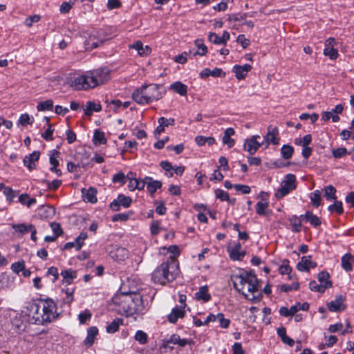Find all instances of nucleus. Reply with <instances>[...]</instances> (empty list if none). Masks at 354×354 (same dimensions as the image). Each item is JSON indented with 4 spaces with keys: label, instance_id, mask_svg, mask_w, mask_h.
<instances>
[{
    "label": "nucleus",
    "instance_id": "obj_1",
    "mask_svg": "<svg viewBox=\"0 0 354 354\" xmlns=\"http://www.w3.org/2000/svg\"><path fill=\"white\" fill-rule=\"evenodd\" d=\"M113 303L118 306V312L129 317L135 314L140 315L145 313L142 297L136 292H121L112 298Z\"/></svg>",
    "mask_w": 354,
    "mask_h": 354
},
{
    "label": "nucleus",
    "instance_id": "obj_2",
    "mask_svg": "<svg viewBox=\"0 0 354 354\" xmlns=\"http://www.w3.org/2000/svg\"><path fill=\"white\" fill-rule=\"evenodd\" d=\"M109 69L108 68H100L76 77L73 85L77 90H86L102 84L109 81Z\"/></svg>",
    "mask_w": 354,
    "mask_h": 354
},
{
    "label": "nucleus",
    "instance_id": "obj_3",
    "mask_svg": "<svg viewBox=\"0 0 354 354\" xmlns=\"http://www.w3.org/2000/svg\"><path fill=\"white\" fill-rule=\"evenodd\" d=\"M166 93L162 84H144L134 90L132 99L140 105L149 104L153 101H158Z\"/></svg>",
    "mask_w": 354,
    "mask_h": 354
},
{
    "label": "nucleus",
    "instance_id": "obj_4",
    "mask_svg": "<svg viewBox=\"0 0 354 354\" xmlns=\"http://www.w3.org/2000/svg\"><path fill=\"white\" fill-rule=\"evenodd\" d=\"M176 265L174 261L162 263L151 274V280L154 283L165 285L176 279Z\"/></svg>",
    "mask_w": 354,
    "mask_h": 354
},
{
    "label": "nucleus",
    "instance_id": "obj_5",
    "mask_svg": "<svg viewBox=\"0 0 354 354\" xmlns=\"http://www.w3.org/2000/svg\"><path fill=\"white\" fill-rule=\"evenodd\" d=\"M38 301L43 303V313L40 316H37L35 318L36 324L44 325L50 323L59 317V313L57 312V304L53 299L49 297L39 298Z\"/></svg>",
    "mask_w": 354,
    "mask_h": 354
},
{
    "label": "nucleus",
    "instance_id": "obj_6",
    "mask_svg": "<svg viewBox=\"0 0 354 354\" xmlns=\"http://www.w3.org/2000/svg\"><path fill=\"white\" fill-rule=\"evenodd\" d=\"M297 188L296 176L292 174H288L281 183V187L279 188L274 195L277 198H282L288 195L291 191Z\"/></svg>",
    "mask_w": 354,
    "mask_h": 354
},
{
    "label": "nucleus",
    "instance_id": "obj_7",
    "mask_svg": "<svg viewBox=\"0 0 354 354\" xmlns=\"http://www.w3.org/2000/svg\"><path fill=\"white\" fill-rule=\"evenodd\" d=\"M239 272H242L244 276L248 278V290L253 294L256 292H258L261 286L259 284L260 281L257 279L254 271L252 270L246 271L244 269H239Z\"/></svg>",
    "mask_w": 354,
    "mask_h": 354
},
{
    "label": "nucleus",
    "instance_id": "obj_8",
    "mask_svg": "<svg viewBox=\"0 0 354 354\" xmlns=\"http://www.w3.org/2000/svg\"><path fill=\"white\" fill-rule=\"evenodd\" d=\"M132 199L130 196H127L122 194H120L117 198L110 203L109 206L113 211L118 212L120 209L121 206L128 208L130 207Z\"/></svg>",
    "mask_w": 354,
    "mask_h": 354
},
{
    "label": "nucleus",
    "instance_id": "obj_9",
    "mask_svg": "<svg viewBox=\"0 0 354 354\" xmlns=\"http://www.w3.org/2000/svg\"><path fill=\"white\" fill-rule=\"evenodd\" d=\"M259 135H254L250 138L246 139L244 142L243 149L247 151L250 155H254L260 147L263 145V142L260 143L257 141L259 138Z\"/></svg>",
    "mask_w": 354,
    "mask_h": 354
},
{
    "label": "nucleus",
    "instance_id": "obj_10",
    "mask_svg": "<svg viewBox=\"0 0 354 354\" xmlns=\"http://www.w3.org/2000/svg\"><path fill=\"white\" fill-rule=\"evenodd\" d=\"M231 281H232L234 289H236L239 292H241V290L244 288L245 284L248 283V278L244 276V274L239 272H234L231 275Z\"/></svg>",
    "mask_w": 354,
    "mask_h": 354
},
{
    "label": "nucleus",
    "instance_id": "obj_11",
    "mask_svg": "<svg viewBox=\"0 0 354 354\" xmlns=\"http://www.w3.org/2000/svg\"><path fill=\"white\" fill-rule=\"evenodd\" d=\"M345 297L339 295L335 297V299L327 304L328 309L330 312H341L346 308V305L344 304Z\"/></svg>",
    "mask_w": 354,
    "mask_h": 354
},
{
    "label": "nucleus",
    "instance_id": "obj_12",
    "mask_svg": "<svg viewBox=\"0 0 354 354\" xmlns=\"http://www.w3.org/2000/svg\"><path fill=\"white\" fill-rule=\"evenodd\" d=\"M312 256H304L297 264V269L301 272H308L310 269L317 267V263L311 261Z\"/></svg>",
    "mask_w": 354,
    "mask_h": 354
},
{
    "label": "nucleus",
    "instance_id": "obj_13",
    "mask_svg": "<svg viewBox=\"0 0 354 354\" xmlns=\"http://www.w3.org/2000/svg\"><path fill=\"white\" fill-rule=\"evenodd\" d=\"M279 134V130L277 127H272L270 125L268 127V133L264 136V140L267 142L266 147H268L270 143L273 144L274 145H279V138L277 136Z\"/></svg>",
    "mask_w": 354,
    "mask_h": 354
},
{
    "label": "nucleus",
    "instance_id": "obj_14",
    "mask_svg": "<svg viewBox=\"0 0 354 354\" xmlns=\"http://www.w3.org/2000/svg\"><path fill=\"white\" fill-rule=\"evenodd\" d=\"M51 154L50 155L49 162L52 167L50 168V171L56 174L57 176H61L62 173L59 169H57V167L59 165V160L57 158L59 157L60 153L57 149H53L50 151Z\"/></svg>",
    "mask_w": 354,
    "mask_h": 354
},
{
    "label": "nucleus",
    "instance_id": "obj_15",
    "mask_svg": "<svg viewBox=\"0 0 354 354\" xmlns=\"http://www.w3.org/2000/svg\"><path fill=\"white\" fill-rule=\"evenodd\" d=\"M251 69L252 66L249 64H245L243 66L236 64L233 66L232 72L238 80H243Z\"/></svg>",
    "mask_w": 354,
    "mask_h": 354
},
{
    "label": "nucleus",
    "instance_id": "obj_16",
    "mask_svg": "<svg viewBox=\"0 0 354 354\" xmlns=\"http://www.w3.org/2000/svg\"><path fill=\"white\" fill-rule=\"evenodd\" d=\"M39 156L40 152L39 151H34L29 156H25L23 160L24 166L30 171L34 169L36 167L35 162L39 160Z\"/></svg>",
    "mask_w": 354,
    "mask_h": 354
},
{
    "label": "nucleus",
    "instance_id": "obj_17",
    "mask_svg": "<svg viewBox=\"0 0 354 354\" xmlns=\"http://www.w3.org/2000/svg\"><path fill=\"white\" fill-rule=\"evenodd\" d=\"M185 311L183 306H176L167 316L168 321L171 324H175L179 318L185 317Z\"/></svg>",
    "mask_w": 354,
    "mask_h": 354
},
{
    "label": "nucleus",
    "instance_id": "obj_18",
    "mask_svg": "<svg viewBox=\"0 0 354 354\" xmlns=\"http://www.w3.org/2000/svg\"><path fill=\"white\" fill-rule=\"evenodd\" d=\"M82 197L84 201L95 203L97 201L96 194L97 189L95 187H91L88 189L82 188Z\"/></svg>",
    "mask_w": 354,
    "mask_h": 354
},
{
    "label": "nucleus",
    "instance_id": "obj_19",
    "mask_svg": "<svg viewBox=\"0 0 354 354\" xmlns=\"http://www.w3.org/2000/svg\"><path fill=\"white\" fill-rule=\"evenodd\" d=\"M352 263H354V255L350 253H346L342 257L341 266L346 272H351L353 270Z\"/></svg>",
    "mask_w": 354,
    "mask_h": 354
},
{
    "label": "nucleus",
    "instance_id": "obj_20",
    "mask_svg": "<svg viewBox=\"0 0 354 354\" xmlns=\"http://www.w3.org/2000/svg\"><path fill=\"white\" fill-rule=\"evenodd\" d=\"M145 180H148L147 185V191L150 193V195L153 196V194L158 189L161 188L162 183L161 181L153 180V178L149 176H146Z\"/></svg>",
    "mask_w": 354,
    "mask_h": 354
},
{
    "label": "nucleus",
    "instance_id": "obj_21",
    "mask_svg": "<svg viewBox=\"0 0 354 354\" xmlns=\"http://www.w3.org/2000/svg\"><path fill=\"white\" fill-rule=\"evenodd\" d=\"M211 297V295L208 292V287L206 285L200 287L198 291L195 293V298L198 301L207 302L210 301Z\"/></svg>",
    "mask_w": 354,
    "mask_h": 354
},
{
    "label": "nucleus",
    "instance_id": "obj_22",
    "mask_svg": "<svg viewBox=\"0 0 354 354\" xmlns=\"http://www.w3.org/2000/svg\"><path fill=\"white\" fill-rule=\"evenodd\" d=\"M98 334V329L96 326H91L87 330V335L86 339H84V344L90 347L91 346L95 339L96 336Z\"/></svg>",
    "mask_w": 354,
    "mask_h": 354
},
{
    "label": "nucleus",
    "instance_id": "obj_23",
    "mask_svg": "<svg viewBox=\"0 0 354 354\" xmlns=\"http://www.w3.org/2000/svg\"><path fill=\"white\" fill-rule=\"evenodd\" d=\"M108 39L109 38H104L97 39L95 40V37L91 35L85 41L86 49L90 50L95 49L101 46L106 40Z\"/></svg>",
    "mask_w": 354,
    "mask_h": 354
},
{
    "label": "nucleus",
    "instance_id": "obj_24",
    "mask_svg": "<svg viewBox=\"0 0 354 354\" xmlns=\"http://www.w3.org/2000/svg\"><path fill=\"white\" fill-rule=\"evenodd\" d=\"M102 110V105L96 104L93 101H88L86 103L85 109H84V114L86 116H91L93 112H99Z\"/></svg>",
    "mask_w": 354,
    "mask_h": 354
},
{
    "label": "nucleus",
    "instance_id": "obj_25",
    "mask_svg": "<svg viewBox=\"0 0 354 354\" xmlns=\"http://www.w3.org/2000/svg\"><path fill=\"white\" fill-rule=\"evenodd\" d=\"M60 274L63 277V283L70 285L73 283L74 279L77 277V271L67 269L62 270Z\"/></svg>",
    "mask_w": 354,
    "mask_h": 354
},
{
    "label": "nucleus",
    "instance_id": "obj_26",
    "mask_svg": "<svg viewBox=\"0 0 354 354\" xmlns=\"http://www.w3.org/2000/svg\"><path fill=\"white\" fill-rule=\"evenodd\" d=\"M169 89L178 93L181 96H185L187 94V86L180 81L175 82L170 85Z\"/></svg>",
    "mask_w": 354,
    "mask_h": 354
},
{
    "label": "nucleus",
    "instance_id": "obj_27",
    "mask_svg": "<svg viewBox=\"0 0 354 354\" xmlns=\"http://www.w3.org/2000/svg\"><path fill=\"white\" fill-rule=\"evenodd\" d=\"M130 48L136 50L140 56H145L151 53V48L149 46L143 47V44L140 41H136Z\"/></svg>",
    "mask_w": 354,
    "mask_h": 354
},
{
    "label": "nucleus",
    "instance_id": "obj_28",
    "mask_svg": "<svg viewBox=\"0 0 354 354\" xmlns=\"http://www.w3.org/2000/svg\"><path fill=\"white\" fill-rule=\"evenodd\" d=\"M332 282H327L326 284H318L315 281H311L309 283V288L311 291L320 293H324L327 288L332 287Z\"/></svg>",
    "mask_w": 354,
    "mask_h": 354
},
{
    "label": "nucleus",
    "instance_id": "obj_29",
    "mask_svg": "<svg viewBox=\"0 0 354 354\" xmlns=\"http://www.w3.org/2000/svg\"><path fill=\"white\" fill-rule=\"evenodd\" d=\"M234 133H235L234 129L231 127L226 129L224 131V135L223 137V142L225 145H227L229 148L232 147L235 144L234 140L230 138Z\"/></svg>",
    "mask_w": 354,
    "mask_h": 354
},
{
    "label": "nucleus",
    "instance_id": "obj_30",
    "mask_svg": "<svg viewBox=\"0 0 354 354\" xmlns=\"http://www.w3.org/2000/svg\"><path fill=\"white\" fill-rule=\"evenodd\" d=\"M39 214L42 219L52 218L55 214V208L50 205L42 207Z\"/></svg>",
    "mask_w": 354,
    "mask_h": 354
},
{
    "label": "nucleus",
    "instance_id": "obj_31",
    "mask_svg": "<svg viewBox=\"0 0 354 354\" xmlns=\"http://www.w3.org/2000/svg\"><path fill=\"white\" fill-rule=\"evenodd\" d=\"M123 325V319L122 318H115L106 327V331L108 333H114L119 330L120 326Z\"/></svg>",
    "mask_w": 354,
    "mask_h": 354
},
{
    "label": "nucleus",
    "instance_id": "obj_32",
    "mask_svg": "<svg viewBox=\"0 0 354 354\" xmlns=\"http://www.w3.org/2000/svg\"><path fill=\"white\" fill-rule=\"evenodd\" d=\"M12 326L16 330L17 333H21L25 330L26 324L21 318V316H15L12 320Z\"/></svg>",
    "mask_w": 354,
    "mask_h": 354
},
{
    "label": "nucleus",
    "instance_id": "obj_33",
    "mask_svg": "<svg viewBox=\"0 0 354 354\" xmlns=\"http://www.w3.org/2000/svg\"><path fill=\"white\" fill-rule=\"evenodd\" d=\"M305 220L310 223L312 226L314 227H317L319 226L322 223L319 218L313 214V213L310 211H307L305 214Z\"/></svg>",
    "mask_w": 354,
    "mask_h": 354
},
{
    "label": "nucleus",
    "instance_id": "obj_34",
    "mask_svg": "<svg viewBox=\"0 0 354 354\" xmlns=\"http://www.w3.org/2000/svg\"><path fill=\"white\" fill-rule=\"evenodd\" d=\"M93 142L94 145H104L106 143L104 133L99 129H95L93 133Z\"/></svg>",
    "mask_w": 354,
    "mask_h": 354
},
{
    "label": "nucleus",
    "instance_id": "obj_35",
    "mask_svg": "<svg viewBox=\"0 0 354 354\" xmlns=\"http://www.w3.org/2000/svg\"><path fill=\"white\" fill-rule=\"evenodd\" d=\"M241 245L240 243H236L233 247H228L227 250L229 252L230 257L233 261L239 259V253L241 251Z\"/></svg>",
    "mask_w": 354,
    "mask_h": 354
},
{
    "label": "nucleus",
    "instance_id": "obj_36",
    "mask_svg": "<svg viewBox=\"0 0 354 354\" xmlns=\"http://www.w3.org/2000/svg\"><path fill=\"white\" fill-rule=\"evenodd\" d=\"M19 202L28 207H30L36 203L37 201L35 198H30L28 194H22L19 196Z\"/></svg>",
    "mask_w": 354,
    "mask_h": 354
},
{
    "label": "nucleus",
    "instance_id": "obj_37",
    "mask_svg": "<svg viewBox=\"0 0 354 354\" xmlns=\"http://www.w3.org/2000/svg\"><path fill=\"white\" fill-rule=\"evenodd\" d=\"M53 101L51 99L46 100L43 102H39L37 105L38 111H53Z\"/></svg>",
    "mask_w": 354,
    "mask_h": 354
},
{
    "label": "nucleus",
    "instance_id": "obj_38",
    "mask_svg": "<svg viewBox=\"0 0 354 354\" xmlns=\"http://www.w3.org/2000/svg\"><path fill=\"white\" fill-rule=\"evenodd\" d=\"M26 310L28 311V315H32L33 318L35 319L37 316L39 315L40 305L36 302H30L26 306Z\"/></svg>",
    "mask_w": 354,
    "mask_h": 354
},
{
    "label": "nucleus",
    "instance_id": "obj_39",
    "mask_svg": "<svg viewBox=\"0 0 354 354\" xmlns=\"http://www.w3.org/2000/svg\"><path fill=\"white\" fill-rule=\"evenodd\" d=\"M12 227L16 232H19L21 234H25L29 232L30 230L33 229V225L29 224L26 225L24 223L14 224L12 225Z\"/></svg>",
    "mask_w": 354,
    "mask_h": 354
},
{
    "label": "nucleus",
    "instance_id": "obj_40",
    "mask_svg": "<svg viewBox=\"0 0 354 354\" xmlns=\"http://www.w3.org/2000/svg\"><path fill=\"white\" fill-rule=\"evenodd\" d=\"M292 225V231L296 233L300 232L302 230V224L300 219L296 215L289 218Z\"/></svg>",
    "mask_w": 354,
    "mask_h": 354
},
{
    "label": "nucleus",
    "instance_id": "obj_41",
    "mask_svg": "<svg viewBox=\"0 0 354 354\" xmlns=\"http://www.w3.org/2000/svg\"><path fill=\"white\" fill-rule=\"evenodd\" d=\"M334 202L333 204L330 205L328 207V210L330 213L336 212L338 215H341L344 213L342 202L340 201H337V199Z\"/></svg>",
    "mask_w": 354,
    "mask_h": 354
},
{
    "label": "nucleus",
    "instance_id": "obj_42",
    "mask_svg": "<svg viewBox=\"0 0 354 354\" xmlns=\"http://www.w3.org/2000/svg\"><path fill=\"white\" fill-rule=\"evenodd\" d=\"M195 45L198 48V50L194 53V55H205L207 53V47L204 44V41L202 39H197L195 41Z\"/></svg>",
    "mask_w": 354,
    "mask_h": 354
},
{
    "label": "nucleus",
    "instance_id": "obj_43",
    "mask_svg": "<svg viewBox=\"0 0 354 354\" xmlns=\"http://www.w3.org/2000/svg\"><path fill=\"white\" fill-rule=\"evenodd\" d=\"M294 153V148L290 145H283L281 148V155L283 159L291 158Z\"/></svg>",
    "mask_w": 354,
    "mask_h": 354
},
{
    "label": "nucleus",
    "instance_id": "obj_44",
    "mask_svg": "<svg viewBox=\"0 0 354 354\" xmlns=\"http://www.w3.org/2000/svg\"><path fill=\"white\" fill-rule=\"evenodd\" d=\"M324 197L327 201L336 200V189L333 185H328L324 187Z\"/></svg>",
    "mask_w": 354,
    "mask_h": 354
},
{
    "label": "nucleus",
    "instance_id": "obj_45",
    "mask_svg": "<svg viewBox=\"0 0 354 354\" xmlns=\"http://www.w3.org/2000/svg\"><path fill=\"white\" fill-rule=\"evenodd\" d=\"M310 199L311 201L312 205L315 207H318L321 205L322 202L320 191L315 190L311 193L310 195Z\"/></svg>",
    "mask_w": 354,
    "mask_h": 354
},
{
    "label": "nucleus",
    "instance_id": "obj_46",
    "mask_svg": "<svg viewBox=\"0 0 354 354\" xmlns=\"http://www.w3.org/2000/svg\"><path fill=\"white\" fill-rule=\"evenodd\" d=\"M165 121H166V118L165 117H161L158 119V122L159 125L156 127L153 133L155 138L158 139L160 135L165 131Z\"/></svg>",
    "mask_w": 354,
    "mask_h": 354
},
{
    "label": "nucleus",
    "instance_id": "obj_47",
    "mask_svg": "<svg viewBox=\"0 0 354 354\" xmlns=\"http://www.w3.org/2000/svg\"><path fill=\"white\" fill-rule=\"evenodd\" d=\"M325 56H328L330 59H336L339 55L338 51L335 48L325 47L323 52Z\"/></svg>",
    "mask_w": 354,
    "mask_h": 354
},
{
    "label": "nucleus",
    "instance_id": "obj_48",
    "mask_svg": "<svg viewBox=\"0 0 354 354\" xmlns=\"http://www.w3.org/2000/svg\"><path fill=\"white\" fill-rule=\"evenodd\" d=\"M279 272L281 274H290L292 272V268L289 266V260L284 259L282 264L279 268Z\"/></svg>",
    "mask_w": 354,
    "mask_h": 354
},
{
    "label": "nucleus",
    "instance_id": "obj_49",
    "mask_svg": "<svg viewBox=\"0 0 354 354\" xmlns=\"http://www.w3.org/2000/svg\"><path fill=\"white\" fill-rule=\"evenodd\" d=\"M87 165V162H84L83 160L78 161L77 163H75L73 162H68L67 163V170L72 173L76 171L77 167H84Z\"/></svg>",
    "mask_w": 354,
    "mask_h": 354
},
{
    "label": "nucleus",
    "instance_id": "obj_50",
    "mask_svg": "<svg viewBox=\"0 0 354 354\" xmlns=\"http://www.w3.org/2000/svg\"><path fill=\"white\" fill-rule=\"evenodd\" d=\"M134 338L140 344H145L147 342L148 335L143 330H139L136 331Z\"/></svg>",
    "mask_w": 354,
    "mask_h": 354
},
{
    "label": "nucleus",
    "instance_id": "obj_51",
    "mask_svg": "<svg viewBox=\"0 0 354 354\" xmlns=\"http://www.w3.org/2000/svg\"><path fill=\"white\" fill-rule=\"evenodd\" d=\"M268 202L259 201L256 205V212L259 216H265L266 214V209L268 207Z\"/></svg>",
    "mask_w": 354,
    "mask_h": 354
},
{
    "label": "nucleus",
    "instance_id": "obj_52",
    "mask_svg": "<svg viewBox=\"0 0 354 354\" xmlns=\"http://www.w3.org/2000/svg\"><path fill=\"white\" fill-rule=\"evenodd\" d=\"M248 17H252V15L250 13H239V14H232L228 15V21H239L241 20H245Z\"/></svg>",
    "mask_w": 354,
    "mask_h": 354
},
{
    "label": "nucleus",
    "instance_id": "obj_53",
    "mask_svg": "<svg viewBox=\"0 0 354 354\" xmlns=\"http://www.w3.org/2000/svg\"><path fill=\"white\" fill-rule=\"evenodd\" d=\"M88 235L86 232H81L80 234L75 239V250H80L84 245V241L87 239Z\"/></svg>",
    "mask_w": 354,
    "mask_h": 354
},
{
    "label": "nucleus",
    "instance_id": "obj_54",
    "mask_svg": "<svg viewBox=\"0 0 354 354\" xmlns=\"http://www.w3.org/2000/svg\"><path fill=\"white\" fill-rule=\"evenodd\" d=\"M43 183L47 185L48 189L49 190L55 191L60 187L62 181L58 179L53 180L52 182H50L47 180H44Z\"/></svg>",
    "mask_w": 354,
    "mask_h": 354
},
{
    "label": "nucleus",
    "instance_id": "obj_55",
    "mask_svg": "<svg viewBox=\"0 0 354 354\" xmlns=\"http://www.w3.org/2000/svg\"><path fill=\"white\" fill-rule=\"evenodd\" d=\"M348 153L346 148L342 147L332 150V155L335 158H341Z\"/></svg>",
    "mask_w": 354,
    "mask_h": 354
},
{
    "label": "nucleus",
    "instance_id": "obj_56",
    "mask_svg": "<svg viewBox=\"0 0 354 354\" xmlns=\"http://www.w3.org/2000/svg\"><path fill=\"white\" fill-rule=\"evenodd\" d=\"M216 317V320L219 322L221 328H227L229 327L230 320L229 319H225L223 313H218Z\"/></svg>",
    "mask_w": 354,
    "mask_h": 354
},
{
    "label": "nucleus",
    "instance_id": "obj_57",
    "mask_svg": "<svg viewBox=\"0 0 354 354\" xmlns=\"http://www.w3.org/2000/svg\"><path fill=\"white\" fill-rule=\"evenodd\" d=\"M3 194L6 197V200L9 203H12L14 198L16 196L15 191L10 187H6L3 190Z\"/></svg>",
    "mask_w": 354,
    "mask_h": 354
},
{
    "label": "nucleus",
    "instance_id": "obj_58",
    "mask_svg": "<svg viewBox=\"0 0 354 354\" xmlns=\"http://www.w3.org/2000/svg\"><path fill=\"white\" fill-rule=\"evenodd\" d=\"M180 340V335L178 334H173L169 338L163 340V346L167 347L168 344H178Z\"/></svg>",
    "mask_w": 354,
    "mask_h": 354
},
{
    "label": "nucleus",
    "instance_id": "obj_59",
    "mask_svg": "<svg viewBox=\"0 0 354 354\" xmlns=\"http://www.w3.org/2000/svg\"><path fill=\"white\" fill-rule=\"evenodd\" d=\"M91 317V313L89 310H86L78 315V319L80 324H84L87 320H89Z\"/></svg>",
    "mask_w": 354,
    "mask_h": 354
},
{
    "label": "nucleus",
    "instance_id": "obj_60",
    "mask_svg": "<svg viewBox=\"0 0 354 354\" xmlns=\"http://www.w3.org/2000/svg\"><path fill=\"white\" fill-rule=\"evenodd\" d=\"M33 118H30V115L27 113L22 114L19 120V123L23 126L27 124H32L33 123Z\"/></svg>",
    "mask_w": 354,
    "mask_h": 354
},
{
    "label": "nucleus",
    "instance_id": "obj_61",
    "mask_svg": "<svg viewBox=\"0 0 354 354\" xmlns=\"http://www.w3.org/2000/svg\"><path fill=\"white\" fill-rule=\"evenodd\" d=\"M216 198L220 199L221 201L229 200V194L221 189H216L214 191Z\"/></svg>",
    "mask_w": 354,
    "mask_h": 354
},
{
    "label": "nucleus",
    "instance_id": "obj_62",
    "mask_svg": "<svg viewBox=\"0 0 354 354\" xmlns=\"http://www.w3.org/2000/svg\"><path fill=\"white\" fill-rule=\"evenodd\" d=\"M330 274L327 271H322L318 274V280L321 284H326L327 282H332L329 280Z\"/></svg>",
    "mask_w": 354,
    "mask_h": 354
},
{
    "label": "nucleus",
    "instance_id": "obj_63",
    "mask_svg": "<svg viewBox=\"0 0 354 354\" xmlns=\"http://www.w3.org/2000/svg\"><path fill=\"white\" fill-rule=\"evenodd\" d=\"M125 176L123 172L120 171L117 174H114L112 178V181L113 183H120L121 185H124L126 183Z\"/></svg>",
    "mask_w": 354,
    "mask_h": 354
},
{
    "label": "nucleus",
    "instance_id": "obj_64",
    "mask_svg": "<svg viewBox=\"0 0 354 354\" xmlns=\"http://www.w3.org/2000/svg\"><path fill=\"white\" fill-rule=\"evenodd\" d=\"M53 132H54V129H53L51 124H49V127H48L46 131L41 134V137L46 141H52L53 140Z\"/></svg>",
    "mask_w": 354,
    "mask_h": 354
}]
</instances>
